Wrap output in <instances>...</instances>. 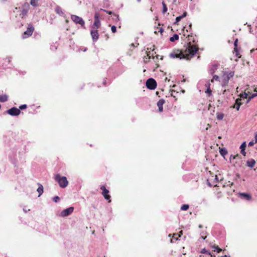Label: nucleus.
<instances>
[{
	"label": "nucleus",
	"instance_id": "6ab92c4d",
	"mask_svg": "<svg viewBox=\"0 0 257 257\" xmlns=\"http://www.w3.org/2000/svg\"><path fill=\"white\" fill-rule=\"evenodd\" d=\"M37 191L39 193V196L43 193V186L42 184H39V187L37 189Z\"/></svg>",
	"mask_w": 257,
	"mask_h": 257
},
{
	"label": "nucleus",
	"instance_id": "b1692460",
	"mask_svg": "<svg viewBox=\"0 0 257 257\" xmlns=\"http://www.w3.org/2000/svg\"><path fill=\"white\" fill-rule=\"evenodd\" d=\"M237 42H238V40H237V39H236L234 43V50L236 52V55L239 58V57H240V56H238V52H237Z\"/></svg>",
	"mask_w": 257,
	"mask_h": 257
},
{
	"label": "nucleus",
	"instance_id": "dca6fc26",
	"mask_svg": "<svg viewBox=\"0 0 257 257\" xmlns=\"http://www.w3.org/2000/svg\"><path fill=\"white\" fill-rule=\"evenodd\" d=\"M146 52L147 54V57L144 58V61L146 63L149 61L151 56L153 57V53L151 54L150 51H146Z\"/></svg>",
	"mask_w": 257,
	"mask_h": 257
},
{
	"label": "nucleus",
	"instance_id": "6e6d98bb",
	"mask_svg": "<svg viewBox=\"0 0 257 257\" xmlns=\"http://www.w3.org/2000/svg\"><path fill=\"white\" fill-rule=\"evenodd\" d=\"M205 238H206V237H203V239H205Z\"/></svg>",
	"mask_w": 257,
	"mask_h": 257
},
{
	"label": "nucleus",
	"instance_id": "39448f33",
	"mask_svg": "<svg viewBox=\"0 0 257 257\" xmlns=\"http://www.w3.org/2000/svg\"><path fill=\"white\" fill-rule=\"evenodd\" d=\"M71 20L76 24L80 25L82 27L84 26L85 22L81 17L74 15H71Z\"/></svg>",
	"mask_w": 257,
	"mask_h": 257
},
{
	"label": "nucleus",
	"instance_id": "7ed1b4c3",
	"mask_svg": "<svg viewBox=\"0 0 257 257\" xmlns=\"http://www.w3.org/2000/svg\"><path fill=\"white\" fill-rule=\"evenodd\" d=\"M234 72L230 71L229 72H225L219 80L222 86L227 85L229 79L234 76Z\"/></svg>",
	"mask_w": 257,
	"mask_h": 257
},
{
	"label": "nucleus",
	"instance_id": "4468645a",
	"mask_svg": "<svg viewBox=\"0 0 257 257\" xmlns=\"http://www.w3.org/2000/svg\"><path fill=\"white\" fill-rule=\"evenodd\" d=\"M55 11L58 15L62 17L64 16V13L60 6H56L55 9Z\"/></svg>",
	"mask_w": 257,
	"mask_h": 257
},
{
	"label": "nucleus",
	"instance_id": "ea45409f",
	"mask_svg": "<svg viewBox=\"0 0 257 257\" xmlns=\"http://www.w3.org/2000/svg\"><path fill=\"white\" fill-rule=\"evenodd\" d=\"M240 153L242 155H243L244 156L246 155V152H245V150H241Z\"/></svg>",
	"mask_w": 257,
	"mask_h": 257
},
{
	"label": "nucleus",
	"instance_id": "9b49d317",
	"mask_svg": "<svg viewBox=\"0 0 257 257\" xmlns=\"http://www.w3.org/2000/svg\"><path fill=\"white\" fill-rule=\"evenodd\" d=\"M91 35L92 38V40L94 42L96 41L99 38V35L98 33L97 30H92L90 31Z\"/></svg>",
	"mask_w": 257,
	"mask_h": 257
},
{
	"label": "nucleus",
	"instance_id": "7c9ffc66",
	"mask_svg": "<svg viewBox=\"0 0 257 257\" xmlns=\"http://www.w3.org/2000/svg\"><path fill=\"white\" fill-rule=\"evenodd\" d=\"M224 117V114L223 113H218L217 118L219 120H221Z\"/></svg>",
	"mask_w": 257,
	"mask_h": 257
},
{
	"label": "nucleus",
	"instance_id": "473e14b6",
	"mask_svg": "<svg viewBox=\"0 0 257 257\" xmlns=\"http://www.w3.org/2000/svg\"><path fill=\"white\" fill-rule=\"evenodd\" d=\"M53 201L55 202H58L60 200V198L58 196H56L53 198Z\"/></svg>",
	"mask_w": 257,
	"mask_h": 257
},
{
	"label": "nucleus",
	"instance_id": "c9c22d12",
	"mask_svg": "<svg viewBox=\"0 0 257 257\" xmlns=\"http://www.w3.org/2000/svg\"><path fill=\"white\" fill-rule=\"evenodd\" d=\"M99 15L98 14L96 13L94 15V20H99Z\"/></svg>",
	"mask_w": 257,
	"mask_h": 257
},
{
	"label": "nucleus",
	"instance_id": "58836bf2",
	"mask_svg": "<svg viewBox=\"0 0 257 257\" xmlns=\"http://www.w3.org/2000/svg\"><path fill=\"white\" fill-rule=\"evenodd\" d=\"M187 15V12H185L183 13V14L181 15V16H180V17H181L182 18V19L185 18Z\"/></svg>",
	"mask_w": 257,
	"mask_h": 257
},
{
	"label": "nucleus",
	"instance_id": "423d86ee",
	"mask_svg": "<svg viewBox=\"0 0 257 257\" xmlns=\"http://www.w3.org/2000/svg\"><path fill=\"white\" fill-rule=\"evenodd\" d=\"M34 31V27L31 24H29L27 30L23 34V38L25 39L31 36Z\"/></svg>",
	"mask_w": 257,
	"mask_h": 257
},
{
	"label": "nucleus",
	"instance_id": "c756f323",
	"mask_svg": "<svg viewBox=\"0 0 257 257\" xmlns=\"http://www.w3.org/2000/svg\"><path fill=\"white\" fill-rule=\"evenodd\" d=\"M246 147V142H243V143L241 144V146H240V149L241 150H245V149Z\"/></svg>",
	"mask_w": 257,
	"mask_h": 257
},
{
	"label": "nucleus",
	"instance_id": "c85d7f7f",
	"mask_svg": "<svg viewBox=\"0 0 257 257\" xmlns=\"http://www.w3.org/2000/svg\"><path fill=\"white\" fill-rule=\"evenodd\" d=\"M189 207V205H188V204H184V205H183L181 206V209L182 210H187L188 209Z\"/></svg>",
	"mask_w": 257,
	"mask_h": 257
},
{
	"label": "nucleus",
	"instance_id": "a878e982",
	"mask_svg": "<svg viewBox=\"0 0 257 257\" xmlns=\"http://www.w3.org/2000/svg\"><path fill=\"white\" fill-rule=\"evenodd\" d=\"M178 233L174 234L173 237L170 240L171 243H174L178 239V237H176Z\"/></svg>",
	"mask_w": 257,
	"mask_h": 257
},
{
	"label": "nucleus",
	"instance_id": "5701e85b",
	"mask_svg": "<svg viewBox=\"0 0 257 257\" xmlns=\"http://www.w3.org/2000/svg\"><path fill=\"white\" fill-rule=\"evenodd\" d=\"M39 0H31L30 4L33 7H37L38 6V1Z\"/></svg>",
	"mask_w": 257,
	"mask_h": 257
},
{
	"label": "nucleus",
	"instance_id": "79ce46f5",
	"mask_svg": "<svg viewBox=\"0 0 257 257\" xmlns=\"http://www.w3.org/2000/svg\"><path fill=\"white\" fill-rule=\"evenodd\" d=\"M214 182L215 183H217L218 182V178L216 175L215 176V177L214 179Z\"/></svg>",
	"mask_w": 257,
	"mask_h": 257
},
{
	"label": "nucleus",
	"instance_id": "09e8293b",
	"mask_svg": "<svg viewBox=\"0 0 257 257\" xmlns=\"http://www.w3.org/2000/svg\"><path fill=\"white\" fill-rule=\"evenodd\" d=\"M106 13H107V14H109V15L111 14V13H112V12H110V11H106Z\"/></svg>",
	"mask_w": 257,
	"mask_h": 257
},
{
	"label": "nucleus",
	"instance_id": "4c0bfd02",
	"mask_svg": "<svg viewBox=\"0 0 257 257\" xmlns=\"http://www.w3.org/2000/svg\"><path fill=\"white\" fill-rule=\"evenodd\" d=\"M238 157V155H231L230 156V159H236V157Z\"/></svg>",
	"mask_w": 257,
	"mask_h": 257
},
{
	"label": "nucleus",
	"instance_id": "a18cd8bd",
	"mask_svg": "<svg viewBox=\"0 0 257 257\" xmlns=\"http://www.w3.org/2000/svg\"><path fill=\"white\" fill-rule=\"evenodd\" d=\"M27 13V11L23 10L22 11V14L23 15V16H25V15H26Z\"/></svg>",
	"mask_w": 257,
	"mask_h": 257
},
{
	"label": "nucleus",
	"instance_id": "f3484780",
	"mask_svg": "<svg viewBox=\"0 0 257 257\" xmlns=\"http://www.w3.org/2000/svg\"><path fill=\"white\" fill-rule=\"evenodd\" d=\"M164 103V101L163 100H160L157 102V105H158L159 111H163V105Z\"/></svg>",
	"mask_w": 257,
	"mask_h": 257
},
{
	"label": "nucleus",
	"instance_id": "cd10ccee",
	"mask_svg": "<svg viewBox=\"0 0 257 257\" xmlns=\"http://www.w3.org/2000/svg\"><path fill=\"white\" fill-rule=\"evenodd\" d=\"M201 252L202 253H206L210 255L209 257L212 256L213 255L211 254L210 252H209L208 251H207L205 248H203L202 249Z\"/></svg>",
	"mask_w": 257,
	"mask_h": 257
},
{
	"label": "nucleus",
	"instance_id": "aec40b11",
	"mask_svg": "<svg viewBox=\"0 0 257 257\" xmlns=\"http://www.w3.org/2000/svg\"><path fill=\"white\" fill-rule=\"evenodd\" d=\"M8 100V96L7 95H0V102H4Z\"/></svg>",
	"mask_w": 257,
	"mask_h": 257
},
{
	"label": "nucleus",
	"instance_id": "ddd939ff",
	"mask_svg": "<svg viewBox=\"0 0 257 257\" xmlns=\"http://www.w3.org/2000/svg\"><path fill=\"white\" fill-rule=\"evenodd\" d=\"M101 25L100 21V20H94L93 24L92 25L91 28L93 30H97Z\"/></svg>",
	"mask_w": 257,
	"mask_h": 257
},
{
	"label": "nucleus",
	"instance_id": "4be33fe9",
	"mask_svg": "<svg viewBox=\"0 0 257 257\" xmlns=\"http://www.w3.org/2000/svg\"><path fill=\"white\" fill-rule=\"evenodd\" d=\"M212 248L214 249V251H216L217 252H220L222 251V249L219 248L218 246L216 245L215 244L212 246Z\"/></svg>",
	"mask_w": 257,
	"mask_h": 257
},
{
	"label": "nucleus",
	"instance_id": "f704fd0d",
	"mask_svg": "<svg viewBox=\"0 0 257 257\" xmlns=\"http://www.w3.org/2000/svg\"><path fill=\"white\" fill-rule=\"evenodd\" d=\"M111 30L112 33H115L116 31V28L115 26H112L111 28Z\"/></svg>",
	"mask_w": 257,
	"mask_h": 257
},
{
	"label": "nucleus",
	"instance_id": "a19ab883",
	"mask_svg": "<svg viewBox=\"0 0 257 257\" xmlns=\"http://www.w3.org/2000/svg\"><path fill=\"white\" fill-rule=\"evenodd\" d=\"M207 184H208V185L209 187H212V186H214V185H213V184H211V183L208 181V180H207ZM216 185H214V186H215Z\"/></svg>",
	"mask_w": 257,
	"mask_h": 257
},
{
	"label": "nucleus",
	"instance_id": "603ef678",
	"mask_svg": "<svg viewBox=\"0 0 257 257\" xmlns=\"http://www.w3.org/2000/svg\"><path fill=\"white\" fill-rule=\"evenodd\" d=\"M221 257H227V255H224L222 256Z\"/></svg>",
	"mask_w": 257,
	"mask_h": 257
},
{
	"label": "nucleus",
	"instance_id": "72a5a7b5",
	"mask_svg": "<svg viewBox=\"0 0 257 257\" xmlns=\"http://www.w3.org/2000/svg\"><path fill=\"white\" fill-rule=\"evenodd\" d=\"M182 19V18L180 16L177 17L176 18V21L174 22V24H177L178 23L181 21V20Z\"/></svg>",
	"mask_w": 257,
	"mask_h": 257
},
{
	"label": "nucleus",
	"instance_id": "f03ea898",
	"mask_svg": "<svg viewBox=\"0 0 257 257\" xmlns=\"http://www.w3.org/2000/svg\"><path fill=\"white\" fill-rule=\"evenodd\" d=\"M248 93H249V92H244L243 93L240 94V98H238L236 100V102L234 107L236 108L237 110H239V108L240 105H242L243 103H247L251 98L257 96V93H254L252 94L250 96H249L248 98L247 99Z\"/></svg>",
	"mask_w": 257,
	"mask_h": 257
},
{
	"label": "nucleus",
	"instance_id": "de8ad7c7",
	"mask_svg": "<svg viewBox=\"0 0 257 257\" xmlns=\"http://www.w3.org/2000/svg\"><path fill=\"white\" fill-rule=\"evenodd\" d=\"M254 139H255V143H256L257 142V133L255 135Z\"/></svg>",
	"mask_w": 257,
	"mask_h": 257
},
{
	"label": "nucleus",
	"instance_id": "864d4df0",
	"mask_svg": "<svg viewBox=\"0 0 257 257\" xmlns=\"http://www.w3.org/2000/svg\"><path fill=\"white\" fill-rule=\"evenodd\" d=\"M199 227L200 228H201V227H202V225H199Z\"/></svg>",
	"mask_w": 257,
	"mask_h": 257
},
{
	"label": "nucleus",
	"instance_id": "bb28decb",
	"mask_svg": "<svg viewBox=\"0 0 257 257\" xmlns=\"http://www.w3.org/2000/svg\"><path fill=\"white\" fill-rule=\"evenodd\" d=\"M162 4L163 6V13H165L167 12V10H168L167 6L165 4L164 2H162Z\"/></svg>",
	"mask_w": 257,
	"mask_h": 257
},
{
	"label": "nucleus",
	"instance_id": "c03bdc74",
	"mask_svg": "<svg viewBox=\"0 0 257 257\" xmlns=\"http://www.w3.org/2000/svg\"><path fill=\"white\" fill-rule=\"evenodd\" d=\"M254 143L253 141H250L248 143V146H252L254 145Z\"/></svg>",
	"mask_w": 257,
	"mask_h": 257
},
{
	"label": "nucleus",
	"instance_id": "20e7f679",
	"mask_svg": "<svg viewBox=\"0 0 257 257\" xmlns=\"http://www.w3.org/2000/svg\"><path fill=\"white\" fill-rule=\"evenodd\" d=\"M55 180L62 188H66L68 186V181L66 177H61L60 174H57L55 177Z\"/></svg>",
	"mask_w": 257,
	"mask_h": 257
},
{
	"label": "nucleus",
	"instance_id": "2f4dec72",
	"mask_svg": "<svg viewBox=\"0 0 257 257\" xmlns=\"http://www.w3.org/2000/svg\"><path fill=\"white\" fill-rule=\"evenodd\" d=\"M214 80H215V81H218L219 80V77L216 75H214L213 77V79L211 80V81L212 82H213L214 81Z\"/></svg>",
	"mask_w": 257,
	"mask_h": 257
},
{
	"label": "nucleus",
	"instance_id": "49530a36",
	"mask_svg": "<svg viewBox=\"0 0 257 257\" xmlns=\"http://www.w3.org/2000/svg\"><path fill=\"white\" fill-rule=\"evenodd\" d=\"M10 115L12 116H17L20 114V113H9Z\"/></svg>",
	"mask_w": 257,
	"mask_h": 257
},
{
	"label": "nucleus",
	"instance_id": "f8f14e48",
	"mask_svg": "<svg viewBox=\"0 0 257 257\" xmlns=\"http://www.w3.org/2000/svg\"><path fill=\"white\" fill-rule=\"evenodd\" d=\"M239 197L245 200H250L251 199V196L247 193H240L239 194Z\"/></svg>",
	"mask_w": 257,
	"mask_h": 257
},
{
	"label": "nucleus",
	"instance_id": "393cba45",
	"mask_svg": "<svg viewBox=\"0 0 257 257\" xmlns=\"http://www.w3.org/2000/svg\"><path fill=\"white\" fill-rule=\"evenodd\" d=\"M210 83L209 82H207L206 84H205V86L207 87V90L205 91V93H208L209 94H210L211 92V90L210 88Z\"/></svg>",
	"mask_w": 257,
	"mask_h": 257
},
{
	"label": "nucleus",
	"instance_id": "e433bc0d",
	"mask_svg": "<svg viewBox=\"0 0 257 257\" xmlns=\"http://www.w3.org/2000/svg\"><path fill=\"white\" fill-rule=\"evenodd\" d=\"M11 59H12V58L11 57H8L6 58V61H7V62L8 63H10L11 61Z\"/></svg>",
	"mask_w": 257,
	"mask_h": 257
},
{
	"label": "nucleus",
	"instance_id": "6e6552de",
	"mask_svg": "<svg viewBox=\"0 0 257 257\" xmlns=\"http://www.w3.org/2000/svg\"><path fill=\"white\" fill-rule=\"evenodd\" d=\"M100 188L102 190V195L104 198L106 200H109V202H110V196L108 194V190H107L104 185L101 186Z\"/></svg>",
	"mask_w": 257,
	"mask_h": 257
},
{
	"label": "nucleus",
	"instance_id": "9d476101",
	"mask_svg": "<svg viewBox=\"0 0 257 257\" xmlns=\"http://www.w3.org/2000/svg\"><path fill=\"white\" fill-rule=\"evenodd\" d=\"M27 107L26 104H23L20 106L19 108L16 107H12V108L7 110L6 112H21L20 109H24Z\"/></svg>",
	"mask_w": 257,
	"mask_h": 257
},
{
	"label": "nucleus",
	"instance_id": "a211bd4d",
	"mask_svg": "<svg viewBox=\"0 0 257 257\" xmlns=\"http://www.w3.org/2000/svg\"><path fill=\"white\" fill-rule=\"evenodd\" d=\"M219 153L223 157L227 154V151L225 148H220Z\"/></svg>",
	"mask_w": 257,
	"mask_h": 257
},
{
	"label": "nucleus",
	"instance_id": "412c9836",
	"mask_svg": "<svg viewBox=\"0 0 257 257\" xmlns=\"http://www.w3.org/2000/svg\"><path fill=\"white\" fill-rule=\"evenodd\" d=\"M179 39V36L177 34H174L172 37H170V41L171 42H174L175 40H178Z\"/></svg>",
	"mask_w": 257,
	"mask_h": 257
},
{
	"label": "nucleus",
	"instance_id": "8fccbe9b",
	"mask_svg": "<svg viewBox=\"0 0 257 257\" xmlns=\"http://www.w3.org/2000/svg\"><path fill=\"white\" fill-rule=\"evenodd\" d=\"M23 210H24L25 212H27V210H26V209H24H24H23Z\"/></svg>",
	"mask_w": 257,
	"mask_h": 257
},
{
	"label": "nucleus",
	"instance_id": "37998d69",
	"mask_svg": "<svg viewBox=\"0 0 257 257\" xmlns=\"http://www.w3.org/2000/svg\"><path fill=\"white\" fill-rule=\"evenodd\" d=\"M183 234V231L182 230H181L179 233H178V235L177 236H178V237H181V236Z\"/></svg>",
	"mask_w": 257,
	"mask_h": 257
},
{
	"label": "nucleus",
	"instance_id": "3c124183",
	"mask_svg": "<svg viewBox=\"0 0 257 257\" xmlns=\"http://www.w3.org/2000/svg\"><path fill=\"white\" fill-rule=\"evenodd\" d=\"M253 51H254V49H252L250 50V52L252 53Z\"/></svg>",
	"mask_w": 257,
	"mask_h": 257
},
{
	"label": "nucleus",
	"instance_id": "5fc2aeb1",
	"mask_svg": "<svg viewBox=\"0 0 257 257\" xmlns=\"http://www.w3.org/2000/svg\"><path fill=\"white\" fill-rule=\"evenodd\" d=\"M137 1H138V2H141V0H137Z\"/></svg>",
	"mask_w": 257,
	"mask_h": 257
},
{
	"label": "nucleus",
	"instance_id": "f257e3e1",
	"mask_svg": "<svg viewBox=\"0 0 257 257\" xmlns=\"http://www.w3.org/2000/svg\"><path fill=\"white\" fill-rule=\"evenodd\" d=\"M198 50V47L195 45H191L190 42L187 44L184 52H179L178 53H172L170 54V56L172 58L189 60L194 56Z\"/></svg>",
	"mask_w": 257,
	"mask_h": 257
},
{
	"label": "nucleus",
	"instance_id": "0eeeda50",
	"mask_svg": "<svg viewBox=\"0 0 257 257\" xmlns=\"http://www.w3.org/2000/svg\"><path fill=\"white\" fill-rule=\"evenodd\" d=\"M146 86L150 89H154L157 86V83L154 79L149 78L146 81Z\"/></svg>",
	"mask_w": 257,
	"mask_h": 257
},
{
	"label": "nucleus",
	"instance_id": "1a4fd4ad",
	"mask_svg": "<svg viewBox=\"0 0 257 257\" xmlns=\"http://www.w3.org/2000/svg\"><path fill=\"white\" fill-rule=\"evenodd\" d=\"M74 207H70L63 210H62L60 213V215L62 217H66L70 215L73 211Z\"/></svg>",
	"mask_w": 257,
	"mask_h": 257
},
{
	"label": "nucleus",
	"instance_id": "2eb2a0df",
	"mask_svg": "<svg viewBox=\"0 0 257 257\" xmlns=\"http://www.w3.org/2000/svg\"><path fill=\"white\" fill-rule=\"evenodd\" d=\"M255 164V161L254 159H251L249 160H247L246 162V166L250 167L253 168Z\"/></svg>",
	"mask_w": 257,
	"mask_h": 257
}]
</instances>
